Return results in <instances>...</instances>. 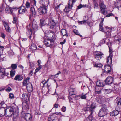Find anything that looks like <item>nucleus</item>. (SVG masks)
<instances>
[{
	"label": "nucleus",
	"mask_w": 121,
	"mask_h": 121,
	"mask_svg": "<svg viewBox=\"0 0 121 121\" xmlns=\"http://www.w3.org/2000/svg\"><path fill=\"white\" fill-rule=\"evenodd\" d=\"M28 82L25 80H24L23 82V84L24 86H25L26 84H27Z\"/></svg>",
	"instance_id": "obj_54"
},
{
	"label": "nucleus",
	"mask_w": 121,
	"mask_h": 121,
	"mask_svg": "<svg viewBox=\"0 0 121 121\" xmlns=\"http://www.w3.org/2000/svg\"><path fill=\"white\" fill-rule=\"evenodd\" d=\"M95 57L97 60H100L103 57V54L99 51H96L94 53Z\"/></svg>",
	"instance_id": "obj_6"
},
{
	"label": "nucleus",
	"mask_w": 121,
	"mask_h": 121,
	"mask_svg": "<svg viewBox=\"0 0 121 121\" xmlns=\"http://www.w3.org/2000/svg\"><path fill=\"white\" fill-rule=\"evenodd\" d=\"M37 63H38V65H41V64L42 62L40 60H39L37 61Z\"/></svg>",
	"instance_id": "obj_57"
},
{
	"label": "nucleus",
	"mask_w": 121,
	"mask_h": 121,
	"mask_svg": "<svg viewBox=\"0 0 121 121\" xmlns=\"http://www.w3.org/2000/svg\"><path fill=\"white\" fill-rule=\"evenodd\" d=\"M76 0H69L68 3V5L66 6L69 9H72L74 3L76 2Z\"/></svg>",
	"instance_id": "obj_10"
},
{
	"label": "nucleus",
	"mask_w": 121,
	"mask_h": 121,
	"mask_svg": "<svg viewBox=\"0 0 121 121\" xmlns=\"http://www.w3.org/2000/svg\"><path fill=\"white\" fill-rule=\"evenodd\" d=\"M111 69V68L109 65H105L103 69L104 71L106 73H108L110 72Z\"/></svg>",
	"instance_id": "obj_8"
},
{
	"label": "nucleus",
	"mask_w": 121,
	"mask_h": 121,
	"mask_svg": "<svg viewBox=\"0 0 121 121\" xmlns=\"http://www.w3.org/2000/svg\"><path fill=\"white\" fill-rule=\"evenodd\" d=\"M99 30L103 32H104V30L103 28V26H99Z\"/></svg>",
	"instance_id": "obj_59"
},
{
	"label": "nucleus",
	"mask_w": 121,
	"mask_h": 121,
	"mask_svg": "<svg viewBox=\"0 0 121 121\" xmlns=\"http://www.w3.org/2000/svg\"><path fill=\"white\" fill-rule=\"evenodd\" d=\"M95 89L96 93L99 94L101 93L102 89L98 87H97Z\"/></svg>",
	"instance_id": "obj_31"
},
{
	"label": "nucleus",
	"mask_w": 121,
	"mask_h": 121,
	"mask_svg": "<svg viewBox=\"0 0 121 121\" xmlns=\"http://www.w3.org/2000/svg\"><path fill=\"white\" fill-rule=\"evenodd\" d=\"M68 72V71L66 69H64L63 70V72L64 74L67 73Z\"/></svg>",
	"instance_id": "obj_53"
},
{
	"label": "nucleus",
	"mask_w": 121,
	"mask_h": 121,
	"mask_svg": "<svg viewBox=\"0 0 121 121\" xmlns=\"http://www.w3.org/2000/svg\"><path fill=\"white\" fill-rule=\"evenodd\" d=\"M94 8H98V4L96 1L94 0Z\"/></svg>",
	"instance_id": "obj_43"
},
{
	"label": "nucleus",
	"mask_w": 121,
	"mask_h": 121,
	"mask_svg": "<svg viewBox=\"0 0 121 121\" xmlns=\"http://www.w3.org/2000/svg\"><path fill=\"white\" fill-rule=\"evenodd\" d=\"M37 28L38 26L37 22L35 20H33L27 27L28 31L27 32V33L29 38L32 37L31 36V34L33 30L34 32L38 30Z\"/></svg>",
	"instance_id": "obj_1"
},
{
	"label": "nucleus",
	"mask_w": 121,
	"mask_h": 121,
	"mask_svg": "<svg viewBox=\"0 0 121 121\" xmlns=\"http://www.w3.org/2000/svg\"><path fill=\"white\" fill-rule=\"evenodd\" d=\"M9 97L11 99H13L14 98V95L12 93H10L9 95Z\"/></svg>",
	"instance_id": "obj_52"
},
{
	"label": "nucleus",
	"mask_w": 121,
	"mask_h": 121,
	"mask_svg": "<svg viewBox=\"0 0 121 121\" xmlns=\"http://www.w3.org/2000/svg\"><path fill=\"white\" fill-rule=\"evenodd\" d=\"M46 24V23L45 20L43 19L40 20V24L41 26H43Z\"/></svg>",
	"instance_id": "obj_32"
},
{
	"label": "nucleus",
	"mask_w": 121,
	"mask_h": 121,
	"mask_svg": "<svg viewBox=\"0 0 121 121\" xmlns=\"http://www.w3.org/2000/svg\"><path fill=\"white\" fill-rule=\"evenodd\" d=\"M92 114H91V113L90 115L86 119V120L87 121L89 120L90 121H96L95 119L92 117Z\"/></svg>",
	"instance_id": "obj_28"
},
{
	"label": "nucleus",
	"mask_w": 121,
	"mask_h": 121,
	"mask_svg": "<svg viewBox=\"0 0 121 121\" xmlns=\"http://www.w3.org/2000/svg\"><path fill=\"white\" fill-rule=\"evenodd\" d=\"M61 33L63 36H67L68 35L66 30L65 29H62L61 30Z\"/></svg>",
	"instance_id": "obj_30"
},
{
	"label": "nucleus",
	"mask_w": 121,
	"mask_h": 121,
	"mask_svg": "<svg viewBox=\"0 0 121 121\" xmlns=\"http://www.w3.org/2000/svg\"><path fill=\"white\" fill-rule=\"evenodd\" d=\"M36 11L35 9L33 7H31L30 9V13L32 16L33 17H35L36 15Z\"/></svg>",
	"instance_id": "obj_23"
},
{
	"label": "nucleus",
	"mask_w": 121,
	"mask_h": 121,
	"mask_svg": "<svg viewBox=\"0 0 121 121\" xmlns=\"http://www.w3.org/2000/svg\"><path fill=\"white\" fill-rule=\"evenodd\" d=\"M25 118L26 121H31L32 120L31 115L29 113H27L25 114Z\"/></svg>",
	"instance_id": "obj_17"
},
{
	"label": "nucleus",
	"mask_w": 121,
	"mask_h": 121,
	"mask_svg": "<svg viewBox=\"0 0 121 121\" xmlns=\"http://www.w3.org/2000/svg\"><path fill=\"white\" fill-rule=\"evenodd\" d=\"M22 98V99L25 101H26L28 98L27 95L26 94H23Z\"/></svg>",
	"instance_id": "obj_37"
},
{
	"label": "nucleus",
	"mask_w": 121,
	"mask_h": 121,
	"mask_svg": "<svg viewBox=\"0 0 121 121\" xmlns=\"http://www.w3.org/2000/svg\"><path fill=\"white\" fill-rule=\"evenodd\" d=\"M94 65L95 67H101L102 66V65L100 63H95L94 64Z\"/></svg>",
	"instance_id": "obj_38"
},
{
	"label": "nucleus",
	"mask_w": 121,
	"mask_h": 121,
	"mask_svg": "<svg viewBox=\"0 0 121 121\" xmlns=\"http://www.w3.org/2000/svg\"><path fill=\"white\" fill-rule=\"evenodd\" d=\"M15 70L14 69H12V70L10 72V75L11 77H13L15 73Z\"/></svg>",
	"instance_id": "obj_36"
},
{
	"label": "nucleus",
	"mask_w": 121,
	"mask_h": 121,
	"mask_svg": "<svg viewBox=\"0 0 121 121\" xmlns=\"http://www.w3.org/2000/svg\"><path fill=\"white\" fill-rule=\"evenodd\" d=\"M5 74V70L4 69H2L0 72V78H3Z\"/></svg>",
	"instance_id": "obj_29"
},
{
	"label": "nucleus",
	"mask_w": 121,
	"mask_h": 121,
	"mask_svg": "<svg viewBox=\"0 0 121 121\" xmlns=\"http://www.w3.org/2000/svg\"><path fill=\"white\" fill-rule=\"evenodd\" d=\"M116 102L117 104H119L121 105V98H117L116 100Z\"/></svg>",
	"instance_id": "obj_39"
},
{
	"label": "nucleus",
	"mask_w": 121,
	"mask_h": 121,
	"mask_svg": "<svg viewBox=\"0 0 121 121\" xmlns=\"http://www.w3.org/2000/svg\"><path fill=\"white\" fill-rule=\"evenodd\" d=\"M39 67L37 68L35 70V72L37 73L42 68V65H38Z\"/></svg>",
	"instance_id": "obj_44"
},
{
	"label": "nucleus",
	"mask_w": 121,
	"mask_h": 121,
	"mask_svg": "<svg viewBox=\"0 0 121 121\" xmlns=\"http://www.w3.org/2000/svg\"><path fill=\"white\" fill-rule=\"evenodd\" d=\"M100 110L103 112L106 115L107 114L108 112V110L106 106L105 105H104L102 106V107Z\"/></svg>",
	"instance_id": "obj_25"
},
{
	"label": "nucleus",
	"mask_w": 121,
	"mask_h": 121,
	"mask_svg": "<svg viewBox=\"0 0 121 121\" xmlns=\"http://www.w3.org/2000/svg\"><path fill=\"white\" fill-rule=\"evenodd\" d=\"M98 114L99 116L101 117H103L106 115V114L100 110Z\"/></svg>",
	"instance_id": "obj_35"
},
{
	"label": "nucleus",
	"mask_w": 121,
	"mask_h": 121,
	"mask_svg": "<svg viewBox=\"0 0 121 121\" xmlns=\"http://www.w3.org/2000/svg\"><path fill=\"white\" fill-rule=\"evenodd\" d=\"M18 9L17 7H9V6H7L5 9V11L7 13L13 14V12L16 11Z\"/></svg>",
	"instance_id": "obj_4"
},
{
	"label": "nucleus",
	"mask_w": 121,
	"mask_h": 121,
	"mask_svg": "<svg viewBox=\"0 0 121 121\" xmlns=\"http://www.w3.org/2000/svg\"><path fill=\"white\" fill-rule=\"evenodd\" d=\"M4 7L2 6L0 7V12H2L4 10Z\"/></svg>",
	"instance_id": "obj_63"
},
{
	"label": "nucleus",
	"mask_w": 121,
	"mask_h": 121,
	"mask_svg": "<svg viewBox=\"0 0 121 121\" xmlns=\"http://www.w3.org/2000/svg\"><path fill=\"white\" fill-rule=\"evenodd\" d=\"M108 39L107 38H104L102 40L100 41V43L101 44H103L106 42L108 41Z\"/></svg>",
	"instance_id": "obj_42"
},
{
	"label": "nucleus",
	"mask_w": 121,
	"mask_h": 121,
	"mask_svg": "<svg viewBox=\"0 0 121 121\" xmlns=\"http://www.w3.org/2000/svg\"><path fill=\"white\" fill-rule=\"evenodd\" d=\"M6 116L10 117L12 115H15L14 110L11 107H9L6 109Z\"/></svg>",
	"instance_id": "obj_3"
},
{
	"label": "nucleus",
	"mask_w": 121,
	"mask_h": 121,
	"mask_svg": "<svg viewBox=\"0 0 121 121\" xmlns=\"http://www.w3.org/2000/svg\"><path fill=\"white\" fill-rule=\"evenodd\" d=\"M12 89L10 87H9L6 89V90L7 92H9Z\"/></svg>",
	"instance_id": "obj_58"
},
{
	"label": "nucleus",
	"mask_w": 121,
	"mask_h": 121,
	"mask_svg": "<svg viewBox=\"0 0 121 121\" xmlns=\"http://www.w3.org/2000/svg\"><path fill=\"white\" fill-rule=\"evenodd\" d=\"M88 18L87 17V19L86 20H84L82 21H78V22L80 24H86L87 23V20H88Z\"/></svg>",
	"instance_id": "obj_34"
},
{
	"label": "nucleus",
	"mask_w": 121,
	"mask_h": 121,
	"mask_svg": "<svg viewBox=\"0 0 121 121\" xmlns=\"http://www.w3.org/2000/svg\"><path fill=\"white\" fill-rule=\"evenodd\" d=\"M39 3L43 6H47L49 3V0H41L39 1Z\"/></svg>",
	"instance_id": "obj_11"
},
{
	"label": "nucleus",
	"mask_w": 121,
	"mask_h": 121,
	"mask_svg": "<svg viewBox=\"0 0 121 121\" xmlns=\"http://www.w3.org/2000/svg\"><path fill=\"white\" fill-rule=\"evenodd\" d=\"M107 44L109 48L110 47V46H111V43L110 42H108Z\"/></svg>",
	"instance_id": "obj_64"
},
{
	"label": "nucleus",
	"mask_w": 121,
	"mask_h": 121,
	"mask_svg": "<svg viewBox=\"0 0 121 121\" xmlns=\"http://www.w3.org/2000/svg\"><path fill=\"white\" fill-rule=\"evenodd\" d=\"M112 56L110 54L107 57V63L108 65H110L112 64Z\"/></svg>",
	"instance_id": "obj_21"
},
{
	"label": "nucleus",
	"mask_w": 121,
	"mask_h": 121,
	"mask_svg": "<svg viewBox=\"0 0 121 121\" xmlns=\"http://www.w3.org/2000/svg\"><path fill=\"white\" fill-rule=\"evenodd\" d=\"M96 107V105L95 103H92L91 104V106H90V108L89 107H87V110H89V112H90L91 114H92L93 112L94 111V109Z\"/></svg>",
	"instance_id": "obj_7"
},
{
	"label": "nucleus",
	"mask_w": 121,
	"mask_h": 121,
	"mask_svg": "<svg viewBox=\"0 0 121 121\" xmlns=\"http://www.w3.org/2000/svg\"><path fill=\"white\" fill-rule=\"evenodd\" d=\"M106 28L108 31L105 33L106 37L107 38L110 37L111 35V31L112 29L110 28H107V27H106Z\"/></svg>",
	"instance_id": "obj_20"
},
{
	"label": "nucleus",
	"mask_w": 121,
	"mask_h": 121,
	"mask_svg": "<svg viewBox=\"0 0 121 121\" xmlns=\"http://www.w3.org/2000/svg\"><path fill=\"white\" fill-rule=\"evenodd\" d=\"M109 52L110 53L109 55L110 54H111L112 56V49L110 47H109Z\"/></svg>",
	"instance_id": "obj_56"
},
{
	"label": "nucleus",
	"mask_w": 121,
	"mask_h": 121,
	"mask_svg": "<svg viewBox=\"0 0 121 121\" xmlns=\"http://www.w3.org/2000/svg\"><path fill=\"white\" fill-rule=\"evenodd\" d=\"M53 39L54 38H45L44 41V44L48 47H51L54 43L55 39Z\"/></svg>",
	"instance_id": "obj_2"
},
{
	"label": "nucleus",
	"mask_w": 121,
	"mask_h": 121,
	"mask_svg": "<svg viewBox=\"0 0 121 121\" xmlns=\"http://www.w3.org/2000/svg\"><path fill=\"white\" fill-rule=\"evenodd\" d=\"M23 79V76L21 75L17 74L16 75L14 78V80L18 81L22 80Z\"/></svg>",
	"instance_id": "obj_18"
},
{
	"label": "nucleus",
	"mask_w": 121,
	"mask_h": 121,
	"mask_svg": "<svg viewBox=\"0 0 121 121\" xmlns=\"http://www.w3.org/2000/svg\"><path fill=\"white\" fill-rule=\"evenodd\" d=\"M31 48L33 50H36L37 49L36 46L35 45L33 44L31 46Z\"/></svg>",
	"instance_id": "obj_50"
},
{
	"label": "nucleus",
	"mask_w": 121,
	"mask_h": 121,
	"mask_svg": "<svg viewBox=\"0 0 121 121\" xmlns=\"http://www.w3.org/2000/svg\"><path fill=\"white\" fill-rule=\"evenodd\" d=\"M26 5L27 8H29L30 7V4L29 2H27L26 3Z\"/></svg>",
	"instance_id": "obj_51"
},
{
	"label": "nucleus",
	"mask_w": 121,
	"mask_h": 121,
	"mask_svg": "<svg viewBox=\"0 0 121 121\" xmlns=\"http://www.w3.org/2000/svg\"><path fill=\"white\" fill-rule=\"evenodd\" d=\"M30 1L33 2L35 6H36V2L35 0H30Z\"/></svg>",
	"instance_id": "obj_61"
},
{
	"label": "nucleus",
	"mask_w": 121,
	"mask_h": 121,
	"mask_svg": "<svg viewBox=\"0 0 121 121\" xmlns=\"http://www.w3.org/2000/svg\"><path fill=\"white\" fill-rule=\"evenodd\" d=\"M113 15V14L112 13H109L106 16L107 17H110L111 16H112Z\"/></svg>",
	"instance_id": "obj_60"
},
{
	"label": "nucleus",
	"mask_w": 121,
	"mask_h": 121,
	"mask_svg": "<svg viewBox=\"0 0 121 121\" xmlns=\"http://www.w3.org/2000/svg\"><path fill=\"white\" fill-rule=\"evenodd\" d=\"M86 7V5H82L81 4H80V5H79L77 7V9H79L82 7Z\"/></svg>",
	"instance_id": "obj_49"
},
{
	"label": "nucleus",
	"mask_w": 121,
	"mask_h": 121,
	"mask_svg": "<svg viewBox=\"0 0 121 121\" xmlns=\"http://www.w3.org/2000/svg\"><path fill=\"white\" fill-rule=\"evenodd\" d=\"M6 109L2 107L0 108V117H2L4 116H6Z\"/></svg>",
	"instance_id": "obj_12"
},
{
	"label": "nucleus",
	"mask_w": 121,
	"mask_h": 121,
	"mask_svg": "<svg viewBox=\"0 0 121 121\" xmlns=\"http://www.w3.org/2000/svg\"><path fill=\"white\" fill-rule=\"evenodd\" d=\"M74 88H70L69 89V96H71L72 95H75V93H74L75 90Z\"/></svg>",
	"instance_id": "obj_27"
},
{
	"label": "nucleus",
	"mask_w": 121,
	"mask_h": 121,
	"mask_svg": "<svg viewBox=\"0 0 121 121\" xmlns=\"http://www.w3.org/2000/svg\"><path fill=\"white\" fill-rule=\"evenodd\" d=\"M86 95H87V94H86L84 95H83V94H81L77 96V97H79L82 99H86Z\"/></svg>",
	"instance_id": "obj_33"
},
{
	"label": "nucleus",
	"mask_w": 121,
	"mask_h": 121,
	"mask_svg": "<svg viewBox=\"0 0 121 121\" xmlns=\"http://www.w3.org/2000/svg\"><path fill=\"white\" fill-rule=\"evenodd\" d=\"M52 31H49L48 32L45 34V35L46 36V37H49L50 38H52L53 35Z\"/></svg>",
	"instance_id": "obj_26"
},
{
	"label": "nucleus",
	"mask_w": 121,
	"mask_h": 121,
	"mask_svg": "<svg viewBox=\"0 0 121 121\" xmlns=\"http://www.w3.org/2000/svg\"><path fill=\"white\" fill-rule=\"evenodd\" d=\"M26 87L27 90L29 92H30L32 90V87L31 84L28 82L26 85Z\"/></svg>",
	"instance_id": "obj_22"
},
{
	"label": "nucleus",
	"mask_w": 121,
	"mask_h": 121,
	"mask_svg": "<svg viewBox=\"0 0 121 121\" xmlns=\"http://www.w3.org/2000/svg\"><path fill=\"white\" fill-rule=\"evenodd\" d=\"M19 9L18 12L19 13L21 14H23L25 12L26 8L25 7L22 6L19 8L17 7Z\"/></svg>",
	"instance_id": "obj_14"
},
{
	"label": "nucleus",
	"mask_w": 121,
	"mask_h": 121,
	"mask_svg": "<svg viewBox=\"0 0 121 121\" xmlns=\"http://www.w3.org/2000/svg\"><path fill=\"white\" fill-rule=\"evenodd\" d=\"M100 110L103 112L106 115L107 114L108 112V110L106 106L105 105H104L102 106V107Z\"/></svg>",
	"instance_id": "obj_24"
},
{
	"label": "nucleus",
	"mask_w": 121,
	"mask_h": 121,
	"mask_svg": "<svg viewBox=\"0 0 121 121\" xmlns=\"http://www.w3.org/2000/svg\"><path fill=\"white\" fill-rule=\"evenodd\" d=\"M114 113L115 114V116L119 114V111L117 110H115L113 111Z\"/></svg>",
	"instance_id": "obj_55"
},
{
	"label": "nucleus",
	"mask_w": 121,
	"mask_h": 121,
	"mask_svg": "<svg viewBox=\"0 0 121 121\" xmlns=\"http://www.w3.org/2000/svg\"><path fill=\"white\" fill-rule=\"evenodd\" d=\"M47 6H40V7L41 10L40 12L41 13H40V14H45L46 12V7Z\"/></svg>",
	"instance_id": "obj_19"
},
{
	"label": "nucleus",
	"mask_w": 121,
	"mask_h": 121,
	"mask_svg": "<svg viewBox=\"0 0 121 121\" xmlns=\"http://www.w3.org/2000/svg\"><path fill=\"white\" fill-rule=\"evenodd\" d=\"M8 53L9 56H11L14 55V53L11 50L9 51L8 52Z\"/></svg>",
	"instance_id": "obj_48"
},
{
	"label": "nucleus",
	"mask_w": 121,
	"mask_h": 121,
	"mask_svg": "<svg viewBox=\"0 0 121 121\" xmlns=\"http://www.w3.org/2000/svg\"><path fill=\"white\" fill-rule=\"evenodd\" d=\"M97 85L99 87H103L105 85V82L100 80H98L96 82Z\"/></svg>",
	"instance_id": "obj_15"
},
{
	"label": "nucleus",
	"mask_w": 121,
	"mask_h": 121,
	"mask_svg": "<svg viewBox=\"0 0 121 121\" xmlns=\"http://www.w3.org/2000/svg\"><path fill=\"white\" fill-rule=\"evenodd\" d=\"M69 9L68 7L66 6L64 9V10L65 12H66L68 13L70 11V9Z\"/></svg>",
	"instance_id": "obj_45"
},
{
	"label": "nucleus",
	"mask_w": 121,
	"mask_h": 121,
	"mask_svg": "<svg viewBox=\"0 0 121 121\" xmlns=\"http://www.w3.org/2000/svg\"><path fill=\"white\" fill-rule=\"evenodd\" d=\"M105 83L106 84H110L112 83L113 81V79L112 77L108 76L105 80Z\"/></svg>",
	"instance_id": "obj_9"
},
{
	"label": "nucleus",
	"mask_w": 121,
	"mask_h": 121,
	"mask_svg": "<svg viewBox=\"0 0 121 121\" xmlns=\"http://www.w3.org/2000/svg\"><path fill=\"white\" fill-rule=\"evenodd\" d=\"M73 32L76 35H79L80 37H82V36L80 35L79 33L78 32V30L76 29H74L73 30Z\"/></svg>",
	"instance_id": "obj_41"
},
{
	"label": "nucleus",
	"mask_w": 121,
	"mask_h": 121,
	"mask_svg": "<svg viewBox=\"0 0 121 121\" xmlns=\"http://www.w3.org/2000/svg\"><path fill=\"white\" fill-rule=\"evenodd\" d=\"M47 82V81H46L45 80H43L41 82V83L43 84L42 87H44L46 86L45 85Z\"/></svg>",
	"instance_id": "obj_46"
},
{
	"label": "nucleus",
	"mask_w": 121,
	"mask_h": 121,
	"mask_svg": "<svg viewBox=\"0 0 121 121\" xmlns=\"http://www.w3.org/2000/svg\"><path fill=\"white\" fill-rule=\"evenodd\" d=\"M3 22L6 31L8 32H10L11 30L9 27L8 24L5 21Z\"/></svg>",
	"instance_id": "obj_16"
},
{
	"label": "nucleus",
	"mask_w": 121,
	"mask_h": 121,
	"mask_svg": "<svg viewBox=\"0 0 121 121\" xmlns=\"http://www.w3.org/2000/svg\"><path fill=\"white\" fill-rule=\"evenodd\" d=\"M99 5L101 13L104 15H106L107 13V11L106 10V6L102 1L100 2Z\"/></svg>",
	"instance_id": "obj_5"
},
{
	"label": "nucleus",
	"mask_w": 121,
	"mask_h": 121,
	"mask_svg": "<svg viewBox=\"0 0 121 121\" xmlns=\"http://www.w3.org/2000/svg\"><path fill=\"white\" fill-rule=\"evenodd\" d=\"M48 25L50 26V28L53 29L56 26V23L53 20H49Z\"/></svg>",
	"instance_id": "obj_13"
},
{
	"label": "nucleus",
	"mask_w": 121,
	"mask_h": 121,
	"mask_svg": "<svg viewBox=\"0 0 121 121\" xmlns=\"http://www.w3.org/2000/svg\"><path fill=\"white\" fill-rule=\"evenodd\" d=\"M117 110L119 111H121V105L119 104H117Z\"/></svg>",
	"instance_id": "obj_47"
},
{
	"label": "nucleus",
	"mask_w": 121,
	"mask_h": 121,
	"mask_svg": "<svg viewBox=\"0 0 121 121\" xmlns=\"http://www.w3.org/2000/svg\"><path fill=\"white\" fill-rule=\"evenodd\" d=\"M17 67V65L16 64H12L11 65V68L12 69L14 70L16 69Z\"/></svg>",
	"instance_id": "obj_40"
},
{
	"label": "nucleus",
	"mask_w": 121,
	"mask_h": 121,
	"mask_svg": "<svg viewBox=\"0 0 121 121\" xmlns=\"http://www.w3.org/2000/svg\"><path fill=\"white\" fill-rule=\"evenodd\" d=\"M62 111L64 112H65L66 110V107L63 106L62 108Z\"/></svg>",
	"instance_id": "obj_62"
}]
</instances>
